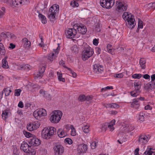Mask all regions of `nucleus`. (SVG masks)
<instances>
[{
    "label": "nucleus",
    "instance_id": "61",
    "mask_svg": "<svg viewBox=\"0 0 155 155\" xmlns=\"http://www.w3.org/2000/svg\"><path fill=\"white\" fill-rule=\"evenodd\" d=\"M95 29L97 32H100L101 31L100 27L99 25H96Z\"/></svg>",
    "mask_w": 155,
    "mask_h": 155
},
{
    "label": "nucleus",
    "instance_id": "64",
    "mask_svg": "<svg viewBox=\"0 0 155 155\" xmlns=\"http://www.w3.org/2000/svg\"><path fill=\"white\" fill-rule=\"evenodd\" d=\"M30 66L28 64L25 65L23 66V68H24L26 70H29L30 69Z\"/></svg>",
    "mask_w": 155,
    "mask_h": 155
},
{
    "label": "nucleus",
    "instance_id": "63",
    "mask_svg": "<svg viewBox=\"0 0 155 155\" xmlns=\"http://www.w3.org/2000/svg\"><path fill=\"white\" fill-rule=\"evenodd\" d=\"M152 109V107L149 105H147L145 107V110H151Z\"/></svg>",
    "mask_w": 155,
    "mask_h": 155
},
{
    "label": "nucleus",
    "instance_id": "9",
    "mask_svg": "<svg viewBox=\"0 0 155 155\" xmlns=\"http://www.w3.org/2000/svg\"><path fill=\"white\" fill-rule=\"evenodd\" d=\"M100 3L103 8L109 9L113 6L114 3V0H100Z\"/></svg>",
    "mask_w": 155,
    "mask_h": 155
},
{
    "label": "nucleus",
    "instance_id": "12",
    "mask_svg": "<svg viewBox=\"0 0 155 155\" xmlns=\"http://www.w3.org/2000/svg\"><path fill=\"white\" fill-rule=\"evenodd\" d=\"M31 146H29L27 142L23 141L21 144V150L25 152L28 153H31Z\"/></svg>",
    "mask_w": 155,
    "mask_h": 155
},
{
    "label": "nucleus",
    "instance_id": "13",
    "mask_svg": "<svg viewBox=\"0 0 155 155\" xmlns=\"http://www.w3.org/2000/svg\"><path fill=\"white\" fill-rule=\"evenodd\" d=\"M94 71L97 74H101L104 71V68L103 65L99 64H95L93 66Z\"/></svg>",
    "mask_w": 155,
    "mask_h": 155
},
{
    "label": "nucleus",
    "instance_id": "37",
    "mask_svg": "<svg viewBox=\"0 0 155 155\" xmlns=\"http://www.w3.org/2000/svg\"><path fill=\"white\" fill-rule=\"evenodd\" d=\"M19 4L20 5H23L28 4L29 1V0H19Z\"/></svg>",
    "mask_w": 155,
    "mask_h": 155
},
{
    "label": "nucleus",
    "instance_id": "43",
    "mask_svg": "<svg viewBox=\"0 0 155 155\" xmlns=\"http://www.w3.org/2000/svg\"><path fill=\"white\" fill-rule=\"evenodd\" d=\"M71 5L73 7H78V4L74 1H73L71 3Z\"/></svg>",
    "mask_w": 155,
    "mask_h": 155
},
{
    "label": "nucleus",
    "instance_id": "50",
    "mask_svg": "<svg viewBox=\"0 0 155 155\" xmlns=\"http://www.w3.org/2000/svg\"><path fill=\"white\" fill-rule=\"evenodd\" d=\"M149 8L152 9H155V3H150L148 4Z\"/></svg>",
    "mask_w": 155,
    "mask_h": 155
},
{
    "label": "nucleus",
    "instance_id": "40",
    "mask_svg": "<svg viewBox=\"0 0 155 155\" xmlns=\"http://www.w3.org/2000/svg\"><path fill=\"white\" fill-rule=\"evenodd\" d=\"M142 75L141 74H135L132 75V77L134 78L139 79L142 77Z\"/></svg>",
    "mask_w": 155,
    "mask_h": 155
},
{
    "label": "nucleus",
    "instance_id": "34",
    "mask_svg": "<svg viewBox=\"0 0 155 155\" xmlns=\"http://www.w3.org/2000/svg\"><path fill=\"white\" fill-rule=\"evenodd\" d=\"M151 84L150 82L144 85V88L146 90H149L153 89V87L151 85Z\"/></svg>",
    "mask_w": 155,
    "mask_h": 155
},
{
    "label": "nucleus",
    "instance_id": "42",
    "mask_svg": "<svg viewBox=\"0 0 155 155\" xmlns=\"http://www.w3.org/2000/svg\"><path fill=\"white\" fill-rule=\"evenodd\" d=\"M145 114L143 112H140L139 115V119L140 120L143 121L144 120V115Z\"/></svg>",
    "mask_w": 155,
    "mask_h": 155
},
{
    "label": "nucleus",
    "instance_id": "26",
    "mask_svg": "<svg viewBox=\"0 0 155 155\" xmlns=\"http://www.w3.org/2000/svg\"><path fill=\"white\" fill-rule=\"evenodd\" d=\"M1 39H0V41H1ZM5 53V50L4 49V47H3V44L0 43V54L1 55H4Z\"/></svg>",
    "mask_w": 155,
    "mask_h": 155
},
{
    "label": "nucleus",
    "instance_id": "21",
    "mask_svg": "<svg viewBox=\"0 0 155 155\" xmlns=\"http://www.w3.org/2000/svg\"><path fill=\"white\" fill-rule=\"evenodd\" d=\"M37 13L38 14V17L41 20L42 23L44 24H46L47 23V20L45 17L43 15L40 13L38 11H37Z\"/></svg>",
    "mask_w": 155,
    "mask_h": 155
},
{
    "label": "nucleus",
    "instance_id": "30",
    "mask_svg": "<svg viewBox=\"0 0 155 155\" xmlns=\"http://www.w3.org/2000/svg\"><path fill=\"white\" fill-rule=\"evenodd\" d=\"M58 75V79L60 81H62L63 82L65 81V79L64 78H62V74L61 73H60L59 72H57Z\"/></svg>",
    "mask_w": 155,
    "mask_h": 155
},
{
    "label": "nucleus",
    "instance_id": "5",
    "mask_svg": "<svg viewBox=\"0 0 155 155\" xmlns=\"http://www.w3.org/2000/svg\"><path fill=\"white\" fill-rule=\"evenodd\" d=\"M84 49L82 53V58L84 61H85L92 56L94 51L93 48L87 44H85Z\"/></svg>",
    "mask_w": 155,
    "mask_h": 155
},
{
    "label": "nucleus",
    "instance_id": "3",
    "mask_svg": "<svg viewBox=\"0 0 155 155\" xmlns=\"http://www.w3.org/2000/svg\"><path fill=\"white\" fill-rule=\"evenodd\" d=\"M56 128L53 127L45 128L42 131L41 136L44 139H49L56 133Z\"/></svg>",
    "mask_w": 155,
    "mask_h": 155
},
{
    "label": "nucleus",
    "instance_id": "16",
    "mask_svg": "<svg viewBox=\"0 0 155 155\" xmlns=\"http://www.w3.org/2000/svg\"><path fill=\"white\" fill-rule=\"evenodd\" d=\"M148 140V138L147 136L142 134L139 137L138 141L140 143L145 144L147 142Z\"/></svg>",
    "mask_w": 155,
    "mask_h": 155
},
{
    "label": "nucleus",
    "instance_id": "59",
    "mask_svg": "<svg viewBox=\"0 0 155 155\" xmlns=\"http://www.w3.org/2000/svg\"><path fill=\"white\" fill-rule=\"evenodd\" d=\"M59 64H60L63 66L64 68L67 69L66 67H67L65 65V63L62 60L60 61L59 62Z\"/></svg>",
    "mask_w": 155,
    "mask_h": 155
},
{
    "label": "nucleus",
    "instance_id": "44",
    "mask_svg": "<svg viewBox=\"0 0 155 155\" xmlns=\"http://www.w3.org/2000/svg\"><path fill=\"white\" fill-rule=\"evenodd\" d=\"M67 69L69 70L70 72V73L72 74V76L74 78H75L77 76V74L76 73L74 72L70 68L66 67Z\"/></svg>",
    "mask_w": 155,
    "mask_h": 155
},
{
    "label": "nucleus",
    "instance_id": "18",
    "mask_svg": "<svg viewBox=\"0 0 155 155\" xmlns=\"http://www.w3.org/2000/svg\"><path fill=\"white\" fill-rule=\"evenodd\" d=\"M140 106L138 98L134 99L131 104V107L137 109Z\"/></svg>",
    "mask_w": 155,
    "mask_h": 155
},
{
    "label": "nucleus",
    "instance_id": "28",
    "mask_svg": "<svg viewBox=\"0 0 155 155\" xmlns=\"http://www.w3.org/2000/svg\"><path fill=\"white\" fill-rule=\"evenodd\" d=\"M3 92L5 93V96H7L9 95L10 93L11 92V90L9 88H7L4 89L2 91V94H3Z\"/></svg>",
    "mask_w": 155,
    "mask_h": 155
},
{
    "label": "nucleus",
    "instance_id": "52",
    "mask_svg": "<svg viewBox=\"0 0 155 155\" xmlns=\"http://www.w3.org/2000/svg\"><path fill=\"white\" fill-rule=\"evenodd\" d=\"M85 101H91L93 98V97L92 96H85Z\"/></svg>",
    "mask_w": 155,
    "mask_h": 155
},
{
    "label": "nucleus",
    "instance_id": "54",
    "mask_svg": "<svg viewBox=\"0 0 155 155\" xmlns=\"http://www.w3.org/2000/svg\"><path fill=\"white\" fill-rule=\"evenodd\" d=\"M44 97L45 98L48 99V100H51V99L50 95L47 92H46L45 94H44Z\"/></svg>",
    "mask_w": 155,
    "mask_h": 155
},
{
    "label": "nucleus",
    "instance_id": "39",
    "mask_svg": "<svg viewBox=\"0 0 155 155\" xmlns=\"http://www.w3.org/2000/svg\"><path fill=\"white\" fill-rule=\"evenodd\" d=\"M23 133L26 137H30L31 138H32L31 137L32 135L30 133L28 132H27L25 131H24L23 132Z\"/></svg>",
    "mask_w": 155,
    "mask_h": 155
},
{
    "label": "nucleus",
    "instance_id": "53",
    "mask_svg": "<svg viewBox=\"0 0 155 155\" xmlns=\"http://www.w3.org/2000/svg\"><path fill=\"white\" fill-rule=\"evenodd\" d=\"M123 75L122 73L117 74L114 75V77L115 78H121L123 77Z\"/></svg>",
    "mask_w": 155,
    "mask_h": 155
},
{
    "label": "nucleus",
    "instance_id": "58",
    "mask_svg": "<svg viewBox=\"0 0 155 155\" xmlns=\"http://www.w3.org/2000/svg\"><path fill=\"white\" fill-rule=\"evenodd\" d=\"M98 39H97L96 38H95L93 40V44L94 45L96 46H97L98 45Z\"/></svg>",
    "mask_w": 155,
    "mask_h": 155
},
{
    "label": "nucleus",
    "instance_id": "17",
    "mask_svg": "<svg viewBox=\"0 0 155 155\" xmlns=\"http://www.w3.org/2000/svg\"><path fill=\"white\" fill-rule=\"evenodd\" d=\"M87 147L86 144H81L78 146V151L79 153H81L85 152L87 150Z\"/></svg>",
    "mask_w": 155,
    "mask_h": 155
},
{
    "label": "nucleus",
    "instance_id": "57",
    "mask_svg": "<svg viewBox=\"0 0 155 155\" xmlns=\"http://www.w3.org/2000/svg\"><path fill=\"white\" fill-rule=\"evenodd\" d=\"M0 36L3 39H5L7 37V34L3 32L1 34Z\"/></svg>",
    "mask_w": 155,
    "mask_h": 155
},
{
    "label": "nucleus",
    "instance_id": "55",
    "mask_svg": "<svg viewBox=\"0 0 155 155\" xmlns=\"http://www.w3.org/2000/svg\"><path fill=\"white\" fill-rule=\"evenodd\" d=\"M112 45H110V44H108L107 45V50L110 53L111 52V47H112Z\"/></svg>",
    "mask_w": 155,
    "mask_h": 155
},
{
    "label": "nucleus",
    "instance_id": "60",
    "mask_svg": "<svg viewBox=\"0 0 155 155\" xmlns=\"http://www.w3.org/2000/svg\"><path fill=\"white\" fill-rule=\"evenodd\" d=\"M108 127L109 128L110 130L111 131H112L114 129L113 125H110V124H109V123H108Z\"/></svg>",
    "mask_w": 155,
    "mask_h": 155
},
{
    "label": "nucleus",
    "instance_id": "1",
    "mask_svg": "<svg viewBox=\"0 0 155 155\" xmlns=\"http://www.w3.org/2000/svg\"><path fill=\"white\" fill-rule=\"evenodd\" d=\"M73 28L69 29L65 32V35L67 38H72L77 35V30L78 32L82 35L85 34L87 29L85 25L82 23L77 24L74 25Z\"/></svg>",
    "mask_w": 155,
    "mask_h": 155
},
{
    "label": "nucleus",
    "instance_id": "38",
    "mask_svg": "<svg viewBox=\"0 0 155 155\" xmlns=\"http://www.w3.org/2000/svg\"><path fill=\"white\" fill-rule=\"evenodd\" d=\"M45 69V67L44 66H41L39 68V72L40 73L42 74L43 75V73L44 72Z\"/></svg>",
    "mask_w": 155,
    "mask_h": 155
},
{
    "label": "nucleus",
    "instance_id": "20",
    "mask_svg": "<svg viewBox=\"0 0 155 155\" xmlns=\"http://www.w3.org/2000/svg\"><path fill=\"white\" fill-rule=\"evenodd\" d=\"M57 134L60 138L64 137L67 135V133L62 129H60L58 130Z\"/></svg>",
    "mask_w": 155,
    "mask_h": 155
},
{
    "label": "nucleus",
    "instance_id": "32",
    "mask_svg": "<svg viewBox=\"0 0 155 155\" xmlns=\"http://www.w3.org/2000/svg\"><path fill=\"white\" fill-rule=\"evenodd\" d=\"M82 128L83 132L85 133H88L90 131L89 126L88 125H84Z\"/></svg>",
    "mask_w": 155,
    "mask_h": 155
},
{
    "label": "nucleus",
    "instance_id": "62",
    "mask_svg": "<svg viewBox=\"0 0 155 155\" xmlns=\"http://www.w3.org/2000/svg\"><path fill=\"white\" fill-rule=\"evenodd\" d=\"M18 106L19 107H20L21 108H23L24 107L23 102L22 101H20L18 103Z\"/></svg>",
    "mask_w": 155,
    "mask_h": 155
},
{
    "label": "nucleus",
    "instance_id": "47",
    "mask_svg": "<svg viewBox=\"0 0 155 155\" xmlns=\"http://www.w3.org/2000/svg\"><path fill=\"white\" fill-rule=\"evenodd\" d=\"M65 142L69 144H71L73 143V141L71 139L69 138H67L65 139Z\"/></svg>",
    "mask_w": 155,
    "mask_h": 155
},
{
    "label": "nucleus",
    "instance_id": "14",
    "mask_svg": "<svg viewBox=\"0 0 155 155\" xmlns=\"http://www.w3.org/2000/svg\"><path fill=\"white\" fill-rule=\"evenodd\" d=\"M40 124L38 122H34L33 123H30L27 126V129L31 131L37 129L40 126Z\"/></svg>",
    "mask_w": 155,
    "mask_h": 155
},
{
    "label": "nucleus",
    "instance_id": "49",
    "mask_svg": "<svg viewBox=\"0 0 155 155\" xmlns=\"http://www.w3.org/2000/svg\"><path fill=\"white\" fill-rule=\"evenodd\" d=\"M91 148L92 149H94L97 146V143L95 141L92 142L91 145Z\"/></svg>",
    "mask_w": 155,
    "mask_h": 155
},
{
    "label": "nucleus",
    "instance_id": "35",
    "mask_svg": "<svg viewBox=\"0 0 155 155\" xmlns=\"http://www.w3.org/2000/svg\"><path fill=\"white\" fill-rule=\"evenodd\" d=\"M34 77L35 78H41L42 76L43 75L42 74H41L39 72L36 73L34 74Z\"/></svg>",
    "mask_w": 155,
    "mask_h": 155
},
{
    "label": "nucleus",
    "instance_id": "41",
    "mask_svg": "<svg viewBox=\"0 0 155 155\" xmlns=\"http://www.w3.org/2000/svg\"><path fill=\"white\" fill-rule=\"evenodd\" d=\"M85 96L84 95H80L78 98V100L79 101L83 102L85 101Z\"/></svg>",
    "mask_w": 155,
    "mask_h": 155
},
{
    "label": "nucleus",
    "instance_id": "27",
    "mask_svg": "<svg viewBox=\"0 0 155 155\" xmlns=\"http://www.w3.org/2000/svg\"><path fill=\"white\" fill-rule=\"evenodd\" d=\"M8 111L7 110H4L2 114V117L4 120H5L8 117Z\"/></svg>",
    "mask_w": 155,
    "mask_h": 155
},
{
    "label": "nucleus",
    "instance_id": "29",
    "mask_svg": "<svg viewBox=\"0 0 155 155\" xmlns=\"http://www.w3.org/2000/svg\"><path fill=\"white\" fill-rule=\"evenodd\" d=\"M19 0H12L11 5L12 6L16 7V6L20 5Z\"/></svg>",
    "mask_w": 155,
    "mask_h": 155
},
{
    "label": "nucleus",
    "instance_id": "23",
    "mask_svg": "<svg viewBox=\"0 0 155 155\" xmlns=\"http://www.w3.org/2000/svg\"><path fill=\"white\" fill-rule=\"evenodd\" d=\"M146 61L144 58H141L140 60V64L142 69H144L146 68Z\"/></svg>",
    "mask_w": 155,
    "mask_h": 155
},
{
    "label": "nucleus",
    "instance_id": "19",
    "mask_svg": "<svg viewBox=\"0 0 155 155\" xmlns=\"http://www.w3.org/2000/svg\"><path fill=\"white\" fill-rule=\"evenodd\" d=\"M21 41L22 44L25 48H28L31 46V42L26 38L22 39Z\"/></svg>",
    "mask_w": 155,
    "mask_h": 155
},
{
    "label": "nucleus",
    "instance_id": "11",
    "mask_svg": "<svg viewBox=\"0 0 155 155\" xmlns=\"http://www.w3.org/2000/svg\"><path fill=\"white\" fill-rule=\"evenodd\" d=\"M53 149L55 155H61L64 151V147L59 144L55 145L53 147Z\"/></svg>",
    "mask_w": 155,
    "mask_h": 155
},
{
    "label": "nucleus",
    "instance_id": "33",
    "mask_svg": "<svg viewBox=\"0 0 155 155\" xmlns=\"http://www.w3.org/2000/svg\"><path fill=\"white\" fill-rule=\"evenodd\" d=\"M70 128L71 130V134L72 136H74L76 135V133L75 129L73 125H71L70 126Z\"/></svg>",
    "mask_w": 155,
    "mask_h": 155
},
{
    "label": "nucleus",
    "instance_id": "22",
    "mask_svg": "<svg viewBox=\"0 0 155 155\" xmlns=\"http://www.w3.org/2000/svg\"><path fill=\"white\" fill-rule=\"evenodd\" d=\"M107 108L110 107L113 108H118L119 107V106L115 103H112L110 104H107L105 105Z\"/></svg>",
    "mask_w": 155,
    "mask_h": 155
},
{
    "label": "nucleus",
    "instance_id": "25",
    "mask_svg": "<svg viewBox=\"0 0 155 155\" xmlns=\"http://www.w3.org/2000/svg\"><path fill=\"white\" fill-rule=\"evenodd\" d=\"M6 58L5 57L2 60V67L5 68H8V62L6 60Z\"/></svg>",
    "mask_w": 155,
    "mask_h": 155
},
{
    "label": "nucleus",
    "instance_id": "36",
    "mask_svg": "<svg viewBox=\"0 0 155 155\" xmlns=\"http://www.w3.org/2000/svg\"><path fill=\"white\" fill-rule=\"evenodd\" d=\"M56 55L53 53H51L48 56V58L51 61H52L55 58Z\"/></svg>",
    "mask_w": 155,
    "mask_h": 155
},
{
    "label": "nucleus",
    "instance_id": "24",
    "mask_svg": "<svg viewBox=\"0 0 155 155\" xmlns=\"http://www.w3.org/2000/svg\"><path fill=\"white\" fill-rule=\"evenodd\" d=\"M155 152L151 150V148L147 149L143 154V155H155Z\"/></svg>",
    "mask_w": 155,
    "mask_h": 155
},
{
    "label": "nucleus",
    "instance_id": "46",
    "mask_svg": "<svg viewBox=\"0 0 155 155\" xmlns=\"http://www.w3.org/2000/svg\"><path fill=\"white\" fill-rule=\"evenodd\" d=\"M21 91V90L20 89L15 90V95L17 96H20Z\"/></svg>",
    "mask_w": 155,
    "mask_h": 155
},
{
    "label": "nucleus",
    "instance_id": "8",
    "mask_svg": "<svg viewBox=\"0 0 155 155\" xmlns=\"http://www.w3.org/2000/svg\"><path fill=\"white\" fill-rule=\"evenodd\" d=\"M135 90L130 92L131 96L133 97H136L139 95L141 92L140 89L141 88V82L139 81H136L134 83Z\"/></svg>",
    "mask_w": 155,
    "mask_h": 155
},
{
    "label": "nucleus",
    "instance_id": "10",
    "mask_svg": "<svg viewBox=\"0 0 155 155\" xmlns=\"http://www.w3.org/2000/svg\"><path fill=\"white\" fill-rule=\"evenodd\" d=\"M33 115L36 119L39 120L41 117L46 115L47 112L45 109L40 108L35 111L33 113Z\"/></svg>",
    "mask_w": 155,
    "mask_h": 155
},
{
    "label": "nucleus",
    "instance_id": "6",
    "mask_svg": "<svg viewBox=\"0 0 155 155\" xmlns=\"http://www.w3.org/2000/svg\"><path fill=\"white\" fill-rule=\"evenodd\" d=\"M52 115L50 120L52 123H58L60 120L62 116V113L60 110H54L52 112Z\"/></svg>",
    "mask_w": 155,
    "mask_h": 155
},
{
    "label": "nucleus",
    "instance_id": "2",
    "mask_svg": "<svg viewBox=\"0 0 155 155\" xmlns=\"http://www.w3.org/2000/svg\"><path fill=\"white\" fill-rule=\"evenodd\" d=\"M123 18L127 21L126 24L127 27L130 28H134L136 25L134 16L130 13L125 12L122 15Z\"/></svg>",
    "mask_w": 155,
    "mask_h": 155
},
{
    "label": "nucleus",
    "instance_id": "51",
    "mask_svg": "<svg viewBox=\"0 0 155 155\" xmlns=\"http://www.w3.org/2000/svg\"><path fill=\"white\" fill-rule=\"evenodd\" d=\"M113 89V88L112 86H107V87H105L102 88L101 89V91H105V90H107V89Z\"/></svg>",
    "mask_w": 155,
    "mask_h": 155
},
{
    "label": "nucleus",
    "instance_id": "48",
    "mask_svg": "<svg viewBox=\"0 0 155 155\" xmlns=\"http://www.w3.org/2000/svg\"><path fill=\"white\" fill-rule=\"evenodd\" d=\"M143 28V25L142 24V22L141 20L139 19L138 23V28Z\"/></svg>",
    "mask_w": 155,
    "mask_h": 155
},
{
    "label": "nucleus",
    "instance_id": "15",
    "mask_svg": "<svg viewBox=\"0 0 155 155\" xmlns=\"http://www.w3.org/2000/svg\"><path fill=\"white\" fill-rule=\"evenodd\" d=\"M29 143L34 146H38L40 144V141L39 139L33 137L30 139Z\"/></svg>",
    "mask_w": 155,
    "mask_h": 155
},
{
    "label": "nucleus",
    "instance_id": "56",
    "mask_svg": "<svg viewBox=\"0 0 155 155\" xmlns=\"http://www.w3.org/2000/svg\"><path fill=\"white\" fill-rule=\"evenodd\" d=\"M96 52L97 55L100 54L101 51V49L99 47H96L95 48Z\"/></svg>",
    "mask_w": 155,
    "mask_h": 155
},
{
    "label": "nucleus",
    "instance_id": "31",
    "mask_svg": "<svg viewBox=\"0 0 155 155\" xmlns=\"http://www.w3.org/2000/svg\"><path fill=\"white\" fill-rule=\"evenodd\" d=\"M108 126V123H105L102 125V127L101 128V130L103 132H105L107 129Z\"/></svg>",
    "mask_w": 155,
    "mask_h": 155
},
{
    "label": "nucleus",
    "instance_id": "7",
    "mask_svg": "<svg viewBox=\"0 0 155 155\" xmlns=\"http://www.w3.org/2000/svg\"><path fill=\"white\" fill-rule=\"evenodd\" d=\"M116 12L120 13L126 11L127 8L126 4H124V2H121L120 1H117L116 2Z\"/></svg>",
    "mask_w": 155,
    "mask_h": 155
},
{
    "label": "nucleus",
    "instance_id": "4",
    "mask_svg": "<svg viewBox=\"0 0 155 155\" xmlns=\"http://www.w3.org/2000/svg\"><path fill=\"white\" fill-rule=\"evenodd\" d=\"M59 10V6L58 5H54L49 8L48 12V17L51 21L54 22L55 20V16Z\"/></svg>",
    "mask_w": 155,
    "mask_h": 155
},
{
    "label": "nucleus",
    "instance_id": "45",
    "mask_svg": "<svg viewBox=\"0 0 155 155\" xmlns=\"http://www.w3.org/2000/svg\"><path fill=\"white\" fill-rule=\"evenodd\" d=\"M71 50L73 52L75 53H78V49L76 46H73L71 48Z\"/></svg>",
    "mask_w": 155,
    "mask_h": 155
}]
</instances>
